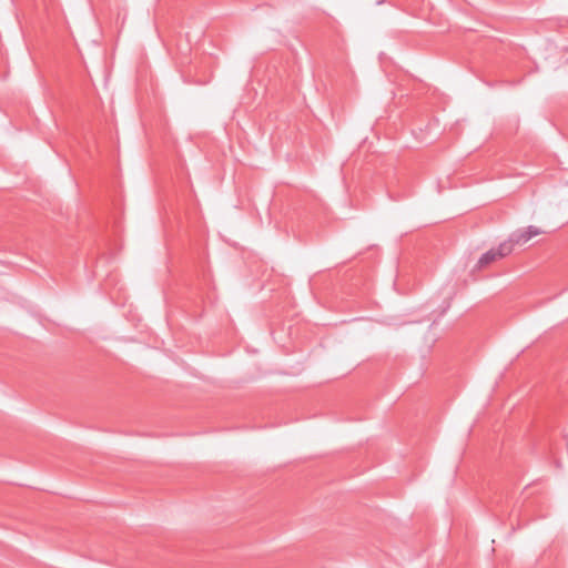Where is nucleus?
Returning a JSON list of instances; mask_svg holds the SVG:
<instances>
[{
    "mask_svg": "<svg viewBox=\"0 0 568 568\" xmlns=\"http://www.w3.org/2000/svg\"><path fill=\"white\" fill-rule=\"evenodd\" d=\"M541 233H542V231L539 227L529 225L526 229H519V230L514 231L509 235V237L506 241H504L503 243L510 244V253H511L515 245H523V244L527 243L534 236H537Z\"/></svg>",
    "mask_w": 568,
    "mask_h": 568,
    "instance_id": "1",
    "label": "nucleus"
},
{
    "mask_svg": "<svg viewBox=\"0 0 568 568\" xmlns=\"http://www.w3.org/2000/svg\"><path fill=\"white\" fill-rule=\"evenodd\" d=\"M510 254V244L509 243H500L497 248H491L484 253L477 264L476 268L480 270L483 267H486L490 263L504 258Z\"/></svg>",
    "mask_w": 568,
    "mask_h": 568,
    "instance_id": "2",
    "label": "nucleus"
}]
</instances>
